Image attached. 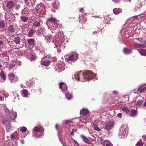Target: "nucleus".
<instances>
[{"label": "nucleus", "instance_id": "obj_19", "mask_svg": "<svg viewBox=\"0 0 146 146\" xmlns=\"http://www.w3.org/2000/svg\"><path fill=\"white\" fill-rule=\"evenodd\" d=\"M27 41L28 43L31 47H33L34 46L35 42L33 39H27Z\"/></svg>", "mask_w": 146, "mask_h": 146}, {"label": "nucleus", "instance_id": "obj_20", "mask_svg": "<svg viewBox=\"0 0 146 146\" xmlns=\"http://www.w3.org/2000/svg\"><path fill=\"white\" fill-rule=\"evenodd\" d=\"M42 21L40 20L39 21H35L33 23V25L34 27H39L40 25L42 24Z\"/></svg>", "mask_w": 146, "mask_h": 146}, {"label": "nucleus", "instance_id": "obj_51", "mask_svg": "<svg viewBox=\"0 0 146 146\" xmlns=\"http://www.w3.org/2000/svg\"><path fill=\"white\" fill-rule=\"evenodd\" d=\"M36 58L33 55L31 57L30 59L31 60H34Z\"/></svg>", "mask_w": 146, "mask_h": 146}, {"label": "nucleus", "instance_id": "obj_49", "mask_svg": "<svg viewBox=\"0 0 146 146\" xmlns=\"http://www.w3.org/2000/svg\"><path fill=\"white\" fill-rule=\"evenodd\" d=\"M106 146H113V145L110 143H106Z\"/></svg>", "mask_w": 146, "mask_h": 146}, {"label": "nucleus", "instance_id": "obj_45", "mask_svg": "<svg viewBox=\"0 0 146 146\" xmlns=\"http://www.w3.org/2000/svg\"><path fill=\"white\" fill-rule=\"evenodd\" d=\"M20 6L19 4L16 5V7H15V9L16 10H19L20 8Z\"/></svg>", "mask_w": 146, "mask_h": 146}, {"label": "nucleus", "instance_id": "obj_34", "mask_svg": "<svg viewBox=\"0 0 146 146\" xmlns=\"http://www.w3.org/2000/svg\"><path fill=\"white\" fill-rule=\"evenodd\" d=\"M139 53L142 55L146 56V49H141L140 50H139Z\"/></svg>", "mask_w": 146, "mask_h": 146}, {"label": "nucleus", "instance_id": "obj_26", "mask_svg": "<svg viewBox=\"0 0 146 146\" xmlns=\"http://www.w3.org/2000/svg\"><path fill=\"white\" fill-rule=\"evenodd\" d=\"M80 137L82 139L84 142L86 143H90L89 141L86 137L83 135H81Z\"/></svg>", "mask_w": 146, "mask_h": 146}, {"label": "nucleus", "instance_id": "obj_63", "mask_svg": "<svg viewBox=\"0 0 146 146\" xmlns=\"http://www.w3.org/2000/svg\"><path fill=\"white\" fill-rule=\"evenodd\" d=\"M0 100L1 101H3V97H1V96L0 97Z\"/></svg>", "mask_w": 146, "mask_h": 146}, {"label": "nucleus", "instance_id": "obj_40", "mask_svg": "<svg viewBox=\"0 0 146 146\" xmlns=\"http://www.w3.org/2000/svg\"><path fill=\"white\" fill-rule=\"evenodd\" d=\"M44 31V29L43 28H39L38 32V33H39L40 34H41V33H43Z\"/></svg>", "mask_w": 146, "mask_h": 146}, {"label": "nucleus", "instance_id": "obj_43", "mask_svg": "<svg viewBox=\"0 0 146 146\" xmlns=\"http://www.w3.org/2000/svg\"><path fill=\"white\" fill-rule=\"evenodd\" d=\"M143 143L138 142L136 143L135 146H143Z\"/></svg>", "mask_w": 146, "mask_h": 146}, {"label": "nucleus", "instance_id": "obj_48", "mask_svg": "<svg viewBox=\"0 0 146 146\" xmlns=\"http://www.w3.org/2000/svg\"><path fill=\"white\" fill-rule=\"evenodd\" d=\"M117 116L119 118H121L122 117V114L121 113H119L117 115Z\"/></svg>", "mask_w": 146, "mask_h": 146}, {"label": "nucleus", "instance_id": "obj_9", "mask_svg": "<svg viewBox=\"0 0 146 146\" xmlns=\"http://www.w3.org/2000/svg\"><path fill=\"white\" fill-rule=\"evenodd\" d=\"M114 123V122L113 121H110L105 125V129L107 130L111 129L113 127Z\"/></svg>", "mask_w": 146, "mask_h": 146}, {"label": "nucleus", "instance_id": "obj_55", "mask_svg": "<svg viewBox=\"0 0 146 146\" xmlns=\"http://www.w3.org/2000/svg\"><path fill=\"white\" fill-rule=\"evenodd\" d=\"M74 129H73L72 132H71V133L70 134L71 135H74Z\"/></svg>", "mask_w": 146, "mask_h": 146}, {"label": "nucleus", "instance_id": "obj_4", "mask_svg": "<svg viewBox=\"0 0 146 146\" xmlns=\"http://www.w3.org/2000/svg\"><path fill=\"white\" fill-rule=\"evenodd\" d=\"M128 131V128L126 125H122L120 128L119 132V137L120 138H125L127 136Z\"/></svg>", "mask_w": 146, "mask_h": 146}, {"label": "nucleus", "instance_id": "obj_38", "mask_svg": "<svg viewBox=\"0 0 146 146\" xmlns=\"http://www.w3.org/2000/svg\"><path fill=\"white\" fill-rule=\"evenodd\" d=\"M143 102V101L142 100H139L137 102V105L139 106L142 104Z\"/></svg>", "mask_w": 146, "mask_h": 146}, {"label": "nucleus", "instance_id": "obj_1", "mask_svg": "<svg viewBox=\"0 0 146 146\" xmlns=\"http://www.w3.org/2000/svg\"><path fill=\"white\" fill-rule=\"evenodd\" d=\"M59 22L58 20L55 18L51 17L49 18L47 21V23L48 29L51 31L52 33H57L56 32V29H57V23Z\"/></svg>", "mask_w": 146, "mask_h": 146}, {"label": "nucleus", "instance_id": "obj_21", "mask_svg": "<svg viewBox=\"0 0 146 146\" xmlns=\"http://www.w3.org/2000/svg\"><path fill=\"white\" fill-rule=\"evenodd\" d=\"M122 12V10L120 8H115L113 10V12L115 15H118Z\"/></svg>", "mask_w": 146, "mask_h": 146}, {"label": "nucleus", "instance_id": "obj_64", "mask_svg": "<svg viewBox=\"0 0 146 146\" xmlns=\"http://www.w3.org/2000/svg\"><path fill=\"white\" fill-rule=\"evenodd\" d=\"M138 9V7H135L134 8V10L135 11H137Z\"/></svg>", "mask_w": 146, "mask_h": 146}, {"label": "nucleus", "instance_id": "obj_57", "mask_svg": "<svg viewBox=\"0 0 146 146\" xmlns=\"http://www.w3.org/2000/svg\"><path fill=\"white\" fill-rule=\"evenodd\" d=\"M10 15H11V18H13L15 17L14 15L12 13L10 14Z\"/></svg>", "mask_w": 146, "mask_h": 146}, {"label": "nucleus", "instance_id": "obj_29", "mask_svg": "<svg viewBox=\"0 0 146 146\" xmlns=\"http://www.w3.org/2000/svg\"><path fill=\"white\" fill-rule=\"evenodd\" d=\"M137 111L134 110H132L129 111V114L131 116H134L137 115Z\"/></svg>", "mask_w": 146, "mask_h": 146}, {"label": "nucleus", "instance_id": "obj_12", "mask_svg": "<svg viewBox=\"0 0 146 146\" xmlns=\"http://www.w3.org/2000/svg\"><path fill=\"white\" fill-rule=\"evenodd\" d=\"M47 57L46 56L42 58L41 61L42 64L46 66H48L50 64V61L47 60Z\"/></svg>", "mask_w": 146, "mask_h": 146}, {"label": "nucleus", "instance_id": "obj_39", "mask_svg": "<svg viewBox=\"0 0 146 146\" xmlns=\"http://www.w3.org/2000/svg\"><path fill=\"white\" fill-rule=\"evenodd\" d=\"M94 128L95 130L97 131H98L99 132L100 131H101V129L100 128H99L96 124H94Z\"/></svg>", "mask_w": 146, "mask_h": 146}, {"label": "nucleus", "instance_id": "obj_6", "mask_svg": "<svg viewBox=\"0 0 146 146\" xmlns=\"http://www.w3.org/2000/svg\"><path fill=\"white\" fill-rule=\"evenodd\" d=\"M74 78L76 80H78L81 82L86 81V78L85 77L84 71H80L77 72L74 75Z\"/></svg>", "mask_w": 146, "mask_h": 146}, {"label": "nucleus", "instance_id": "obj_46", "mask_svg": "<svg viewBox=\"0 0 146 146\" xmlns=\"http://www.w3.org/2000/svg\"><path fill=\"white\" fill-rule=\"evenodd\" d=\"M144 92H146V87L143 88L142 89V90L140 92V93H142Z\"/></svg>", "mask_w": 146, "mask_h": 146}, {"label": "nucleus", "instance_id": "obj_8", "mask_svg": "<svg viewBox=\"0 0 146 146\" xmlns=\"http://www.w3.org/2000/svg\"><path fill=\"white\" fill-rule=\"evenodd\" d=\"M78 57V55L76 52H74L70 56L68 57L67 62L70 63V61H74L76 60Z\"/></svg>", "mask_w": 146, "mask_h": 146}, {"label": "nucleus", "instance_id": "obj_24", "mask_svg": "<svg viewBox=\"0 0 146 146\" xmlns=\"http://www.w3.org/2000/svg\"><path fill=\"white\" fill-rule=\"evenodd\" d=\"M80 113L83 115H86L89 113V110L87 109L83 108L80 111Z\"/></svg>", "mask_w": 146, "mask_h": 146}, {"label": "nucleus", "instance_id": "obj_52", "mask_svg": "<svg viewBox=\"0 0 146 146\" xmlns=\"http://www.w3.org/2000/svg\"><path fill=\"white\" fill-rule=\"evenodd\" d=\"M11 138L12 139H15L16 138L15 135H11Z\"/></svg>", "mask_w": 146, "mask_h": 146}, {"label": "nucleus", "instance_id": "obj_23", "mask_svg": "<svg viewBox=\"0 0 146 146\" xmlns=\"http://www.w3.org/2000/svg\"><path fill=\"white\" fill-rule=\"evenodd\" d=\"M21 19L22 22H27L28 20V17L25 16V15H23L21 16Z\"/></svg>", "mask_w": 146, "mask_h": 146}, {"label": "nucleus", "instance_id": "obj_10", "mask_svg": "<svg viewBox=\"0 0 146 146\" xmlns=\"http://www.w3.org/2000/svg\"><path fill=\"white\" fill-rule=\"evenodd\" d=\"M35 10L38 13L41 11L45 10V7L44 5L42 4H40L36 5L35 7Z\"/></svg>", "mask_w": 146, "mask_h": 146}, {"label": "nucleus", "instance_id": "obj_37", "mask_svg": "<svg viewBox=\"0 0 146 146\" xmlns=\"http://www.w3.org/2000/svg\"><path fill=\"white\" fill-rule=\"evenodd\" d=\"M20 130V131L22 132H26L27 130V128L26 127H21L19 128Z\"/></svg>", "mask_w": 146, "mask_h": 146}, {"label": "nucleus", "instance_id": "obj_14", "mask_svg": "<svg viewBox=\"0 0 146 146\" xmlns=\"http://www.w3.org/2000/svg\"><path fill=\"white\" fill-rule=\"evenodd\" d=\"M18 35L20 36L16 37L14 40V42L17 44H19L21 42V39L23 36L21 34H19Z\"/></svg>", "mask_w": 146, "mask_h": 146}, {"label": "nucleus", "instance_id": "obj_32", "mask_svg": "<svg viewBox=\"0 0 146 146\" xmlns=\"http://www.w3.org/2000/svg\"><path fill=\"white\" fill-rule=\"evenodd\" d=\"M99 141H100V143L103 145L105 144L106 143L108 142V140H104L102 139L101 138H98Z\"/></svg>", "mask_w": 146, "mask_h": 146}, {"label": "nucleus", "instance_id": "obj_59", "mask_svg": "<svg viewBox=\"0 0 146 146\" xmlns=\"http://www.w3.org/2000/svg\"><path fill=\"white\" fill-rule=\"evenodd\" d=\"M120 0H112V1L115 2V3H117V2H118Z\"/></svg>", "mask_w": 146, "mask_h": 146}, {"label": "nucleus", "instance_id": "obj_5", "mask_svg": "<svg viewBox=\"0 0 146 146\" xmlns=\"http://www.w3.org/2000/svg\"><path fill=\"white\" fill-rule=\"evenodd\" d=\"M33 130V136L35 137L40 138L43 135L44 129L42 127H35Z\"/></svg>", "mask_w": 146, "mask_h": 146}, {"label": "nucleus", "instance_id": "obj_2", "mask_svg": "<svg viewBox=\"0 0 146 146\" xmlns=\"http://www.w3.org/2000/svg\"><path fill=\"white\" fill-rule=\"evenodd\" d=\"M67 41L65 40V37L63 36V34L60 31L58 32V35L54 37L52 40L53 42L56 47L58 46H60L63 43L65 44V42Z\"/></svg>", "mask_w": 146, "mask_h": 146}, {"label": "nucleus", "instance_id": "obj_62", "mask_svg": "<svg viewBox=\"0 0 146 146\" xmlns=\"http://www.w3.org/2000/svg\"><path fill=\"white\" fill-rule=\"evenodd\" d=\"M143 106L145 107L146 106V100L145 101V102L143 104Z\"/></svg>", "mask_w": 146, "mask_h": 146}, {"label": "nucleus", "instance_id": "obj_28", "mask_svg": "<svg viewBox=\"0 0 146 146\" xmlns=\"http://www.w3.org/2000/svg\"><path fill=\"white\" fill-rule=\"evenodd\" d=\"M121 109L123 111L125 112L126 113L129 114V110L127 107H123L121 108Z\"/></svg>", "mask_w": 146, "mask_h": 146}, {"label": "nucleus", "instance_id": "obj_60", "mask_svg": "<svg viewBox=\"0 0 146 146\" xmlns=\"http://www.w3.org/2000/svg\"><path fill=\"white\" fill-rule=\"evenodd\" d=\"M80 11L82 13L84 12V9L83 8H81L80 9Z\"/></svg>", "mask_w": 146, "mask_h": 146}, {"label": "nucleus", "instance_id": "obj_18", "mask_svg": "<svg viewBox=\"0 0 146 146\" xmlns=\"http://www.w3.org/2000/svg\"><path fill=\"white\" fill-rule=\"evenodd\" d=\"M134 45L136 48H144L145 47V46L143 44H139L136 42L134 43Z\"/></svg>", "mask_w": 146, "mask_h": 146}, {"label": "nucleus", "instance_id": "obj_58", "mask_svg": "<svg viewBox=\"0 0 146 146\" xmlns=\"http://www.w3.org/2000/svg\"><path fill=\"white\" fill-rule=\"evenodd\" d=\"M113 94H118L117 92L116 91H113Z\"/></svg>", "mask_w": 146, "mask_h": 146}, {"label": "nucleus", "instance_id": "obj_61", "mask_svg": "<svg viewBox=\"0 0 146 146\" xmlns=\"http://www.w3.org/2000/svg\"><path fill=\"white\" fill-rule=\"evenodd\" d=\"M55 127H56V129L57 130H58V124H56V125Z\"/></svg>", "mask_w": 146, "mask_h": 146}, {"label": "nucleus", "instance_id": "obj_15", "mask_svg": "<svg viewBox=\"0 0 146 146\" xmlns=\"http://www.w3.org/2000/svg\"><path fill=\"white\" fill-rule=\"evenodd\" d=\"M7 30L9 33H12L15 31V27L12 25H10L8 28Z\"/></svg>", "mask_w": 146, "mask_h": 146}, {"label": "nucleus", "instance_id": "obj_36", "mask_svg": "<svg viewBox=\"0 0 146 146\" xmlns=\"http://www.w3.org/2000/svg\"><path fill=\"white\" fill-rule=\"evenodd\" d=\"M35 33L33 29H31L29 32L28 35L29 37H31Z\"/></svg>", "mask_w": 146, "mask_h": 146}, {"label": "nucleus", "instance_id": "obj_53", "mask_svg": "<svg viewBox=\"0 0 146 146\" xmlns=\"http://www.w3.org/2000/svg\"><path fill=\"white\" fill-rule=\"evenodd\" d=\"M65 123H66V124H68L69 123H70L71 122V121L69 120H66L65 121Z\"/></svg>", "mask_w": 146, "mask_h": 146}, {"label": "nucleus", "instance_id": "obj_44", "mask_svg": "<svg viewBox=\"0 0 146 146\" xmlns=\"http://www.w3.org/2000/svg\"><path fill=\"white\" fill-rule=\"evenodd\" d=\"M143 86L142 85H141L139 86L138 88L137 91L138 92H139L140 93V92L142 90V89L143 88Z\"/></svg>", "mask_w": 146, "mask_h": 146}, {"label": "nucleus", "instance_id": "obj_47", "mask_svg": "<svg viewBox=\"0 0 146 146\" xmlns=\"http://www.w3.org/2000/svg\"><path fill=\"white\" fill-rule=\"evenodd\" d=\"M74 142V145H76V146H80L78 143L75 140H73Z\"/></svg>", "mask_w": 146, "mask_h": 146}, {"label": "nucleus", "instance_id": "obj_54", "mask_svg": "<svg viewBox=\"0 0 146 146\" xmlns=\"http://www.w3.org/2000/svg\"><path fill=\"white\" fill-rule=\"evenodd\" d=\"M142 137L143 139L146 141V135H144L142 136Z\"/></svg>", "mask_w": 146, "mask_h": 146}, {"label": "nucleus", "instance_id": "obj_3", "mask_svg": "<svg viewBox=\"0 0 146 146\" xmlns=\"http://www.w3.org/2000/svg\"><path fill=\"white\" fill-rule=\"evenodd\" d=\"M59 86L62 90V92L65 94L66 98L68 100H71L72 98L71 94H70L67 90V87L66 84L64 82L60 83Z\"/></svg>", "mask_w": 146, "mask_h": 146}, {"label": "nucleus", "instance_id": "obj_11", "mask_svg": "<svg viewBox=\"0 0 146 146\" xmlns=\"http://www.w3.org/2000/svg\"><path fill=\"white\" fill-rule=\"evenodd\" d=\"M36 0H24L26 5L29 7H31L35 4L34 2Z\"/></svg>", "mask_w": 146, "mask_h": 146}, {"label": "nucleus", "instance_id": "obj_33", "mask_svg": "<svg viewBox=\"0 0 146 146\" xmlns=\"http://www.w3.org/2000/svg\"><path fill=\"white\" fill-rule=\"evenodd\" d=\"M11 115H12V118L11 119V121L13 119L14 120L15 119L16 117L17 116V114L16 112H12L11 113Z\"/></svg>", "mask_w": 146, "mask_h": 146}, {"label": "nucleus", "instance_id": "obj_50", "mask_svg": "<svg viewBox=\"0 0 146 146\" xmlns=\"http://www.w3.org/2000/svg\"><path fill=\"white\" fill-rule=\"evenodd\" d=\"M59 64H57V66H58V69H60V70H62V65H60L59 66H59Z\"/></svg>", "mask_w": 146, "mask_h": 146}, {"label": "nucleus", "instance_id": "obj_25", "mask_svg": "<svg viewBox=\"0 0 146 146\" xmlns=\"http://www.w3.org/2000/svg\"><path fill=\"white\" fill-rule=\"evenodd\" d=\"M44 37L45 40L47 43L50 42L51 41L52 37V35H49L46 36H44Z\"/></svg>", "mask_w": 146, "mask_h": 146}, {"label": "nucleus", "instance_id": "obj_41", "mask_svg": "<svg viewBox=\"0 0 146 146\" xmlns=\"http://www.w3.org/2000/svg\"><path fill=\"white\" fill-rule=\"evenodd\" d=\"M30 51V49L25 50L24 52V54L25 55L28 56L29 55Z\"/></svg>", "mask_w": 146, "mask_h": 146}, {"label": "nucleus", "instance_id": "obj_31", "mask_svg": "<svg viewBox=\"0 0 146 146\" xmlns=\"http://www.w3.org/2000/svg\"><path fill=\"white\" fill-rule=\"evenodd\" d=\"M124 53L125 54H129L131 52V49L128 48H125L123 50Z\"/></svg>", "mask_w": 146, "mask_h": 146}, {"label": "nucleus", "instance_id": "obj_35", "mask_svg": "<svg viewBox=\"0 0 146 146\" xmlns=\"http://www.w3.org/2000/svg\"><path fill=\"white\" fill-rule=\"evenodd\" d=\"M0 76L4 80L3 81H4L6 79V76L3 71H2L1 72Z\"/></svg>", "mask_w": 146, "mask_h": 146}, {"label": "nucleus", "instance_id": "obj_30", "mask_svg": "<svg viewBox=\"0 0 146 146\" xmlns=\"http://www.w3.org/2000/svg\"><path fill=\"white\" fill-rule=\"evenodd\" d=\"M10 119H9L8 121L5 120H2V123L4 125L5 127H7V125L8 124L9 127H10L9 122Z\"/></svg>", "mask_w": 146, "mask_h": 146}, {"label": "nucleus", "instance_id": "obj_56", "mask_svg": "<svg viewBox=\"0 0 146 146\" xmlns=\"http://www.w3.org/2000/svg\"><path fill=\"white\" fill-rule=\"evenodd\" d=\"M98 31H95L93 33V35H96L97 34H98Z\"/></svg>", "mask_w": 146, "mask_h": 146}, {"label": "nucleus", "instance_id": "obj_27", "mask_svg": "<svg viewBox=\"0 0 146 146\" xmlns=\"http://www.w3.org/2000/svg\"><path fill=\"white\" fill-rule=\"evenodd\" d=\"M5 23L2 21H0V31H3L4 30Z\"/></svg>", "mask_w": 146, "mask_h": 146}, {"label": "nucleus", "instance_id": "obj_16", "mask_svg": "<svg viewBox=\"0 0 146 146\" xmlns=\"http://www.w3.org/2000/svg\"><path fill=\"white\" fill-rule=\"evenodd\" d=\"M14 4V3L13 1H9L7 2L6 7L8 9H11L13 7Z\"/></svg>", "mask_w": 146, "mask_h": 146}, {"label": "nucleus", "instance_id": "obj_7", "mask_svg": "<svg viewBox=\"0 0 146 146\" xmlns=\"http://www.w3.org/2000/svg\"><path fill=\"white\" fill-rule=\"evenodd\" d=\"M84 74H85V77L87 79L86 81L94 79L97 80L98 79L96 75L90 71H85Z\"/></svg>", "mask_w": 146, "mask_h": 146}, {"label": "nucleus", "instance_id": "obj_22", "mask_svg": "<svg viewBox=\"0 0 146 146\" xmlns=\"http://www.w3.org/2000/svg\"><path fill=\"white\" fill-rule=\"evenodd\" d=\"M28 91L26 89H23L21 93L22 96L24 97H27L28 95Z\"/></svg>", "mask_w": 146, "mask_h": 146}, {"label": "nucleus", "instance_id": "obj_42", "mask_svg": "<svg viewBox=\"0 0 146 146\" xmlns=\"http://www.w3.org/2000/svg\"><path fill=\"white\" fill-rule=\"evenodd\" d=\"M97 27L99 29H100L101 30H102L104 28L103 25V24H100V25H98L97 26Z\"/></svg>", "mask_w": 146, "mask_h": 146}, {"label": "nucleus", "instance_id": "obj_17", "mask_svg": "<svg viewBox=\"0 0 146 146\" xmlns=\"http://www.w3.org/2000/svg\"><path fill=\"white\" fill-rule=\"evenodd\" d=\"M30 10L27 8L24 9L22 11V14L23 15H27L30 12Z\"/></svg>", "mask_w": 146, "mask_h": 146}, {"label": "nucleus", "instance_id": "obj_13", "mask_svg": "<svg viewBox=\"0 0 146 146\" xmlns=\"http://www.w3.org/2000/svg\"><path fill=\"white\" fill-rule=\"evenodd\" d=\"M8 76L12 83L15 82L16 80V78L15 77V75L14 74L12 73H10L8 74Z\"/></svg>", "mask_w": 146, "mask_h": 146}]
</instances>
